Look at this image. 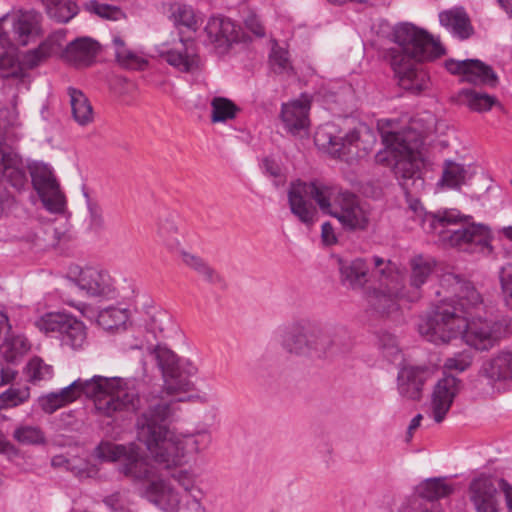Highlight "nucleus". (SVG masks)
Returning <instances> with one entry per match:
<instances>
[{"instance_id": "39", "label": "nucleus", "mask_w": 512, "mask_h": 512, "mask_svg": "<svg viewBox=\"0 0 512 512\" xmlns=\"http://www.w3.org/2000/svg\"><path fill=\"white\" fill-rule=\"evenodd\" d=\"M211 121L213 123L226 122L236 117L239 107L225 97H214L211 100Z\"/></svg>"}, {"instance_id": "59", "label": "nucleus", "mask_w": 512, "mask_h": 512, "mask_svg": "<svg viewBox=\"0 0 512 512\" xmlns=\"http://www.w3.org/2000/svg\"><path fill=\"white\" fill-rule=\"evenodd\" d=\"M263 168L265 173L270 177L274 178V184L279 187L285 183V177L282 174L280 165L273 159H263Z\"/></svg>"}, {"instance_id": "47", "label": "nucleus", "mask_w": 512, "mask_h": 512, "mask_svg": "<svg viewBox=\"0 0 512 512\" xmlns=\"http://www.w3.org/2000/svg\"><path fill=\"white\" fill-rule=\"evenodd\" d=\"M169 18L176 26L194 28L196 19L192 8L186 4L172 3L169 6Z\"/></svg>"}, {"instance_id": "32", "label": "nucleus", "mask_w": 512, "mask_h": 512, "mask_svg": "<svg viewBox=\"0 0 512 512\" xmlns=\"http://www.w3.org/2000/svg\"><path fill=\"white\" fill-rule=\"evenodd\" d=\"M71 112L74 121L80 126H87L94 120L92 105L86 95L79 89L68 87Z\"/></svg>"}, {"instance_id": "17", "label": "nucleus", "mask_w": 512, "mask_h": 512, "mask_svg": "<svg viewBox=\"0 0 512 512\" xmlns=\"http://www.w3.org/2000/svg\"><path fill=\"white\" fill-rule=\"evenodd\" d=\"M445 67L450 73L461 75L463 82L489 86H495L497 83V75L493 69L477 59L462 61L449 59L446 60Z\"/></svg>"}, {"instance_id": "16", "label": "nucleus", "mask_w": 512, "mask_h": 512, "mask_svg": "<svg viewBox=\"0 0 512 512\" xmlns=\"http://www.w3.org/2000/svg\"><path fill=\"white\" fill-rule=\"evenodd\" d=\"M460 390L461 381L453 375H445L437 382L430 403V415L436 423L445 419Z\"/></svg>"}, {"instance_id": "22", "label": "nucleus", "mask_w": 512, "mask_h": 512, "mask_svg": "<svg viewBox=\"0 0 512 512\" xmlns=\"http://www.w3.org/2000/svg\"><path fill=\"white\" fill-rule=\"evenodd\" d=\"M433 371L426 366H404L398 372V391L402 397L419 400L424 383L432 376Z\"/></svg>"}, {"instance_id": "33", "label": "nucleus", "mask_w": 512, "mask_h": 512, "mask_svg": "<svg viewBox=\"0 0 512 512\" xmlns=\"http://www.w3.org/2000/svg\"><path fill=\"white\" fill-rule=\"evenodd\" d=\"M454 490V485L449 483L445 477L429 478L417 486L414 497H421L436 503V500L451 495Z\"/></svg>"}, {"instance_id": "58", "label": "nucleus", "mask_w": 512, "mask_h": 512, "mask_svg": "<svg viewBox=\"0 0 512 512\" xmlns=\"http://www.w3.org/2000/svg\"><path fill=\"white\" fill-rule=\"evenodd\" d=\"M500 281L505 303L512 308V265L502 268Z\"/></svg>"}, {"instance_id": "35", "label": "nucleus", "mask_w": 512, "mask_h": 512, "mask_svg": "<svg viewBox=\"0 0 512 512\" xmlns=\"http://www.w3.org/2000/svg\"><path fill=\"white\" fill-rule=\"evenodd\" d=\"M61 342L63 346L74 351L83 350L88 344L87 327L81 320L73 316L61 335Z\"/></svg>"}, {"instance_id": "42", "label": "nucleus", "mask_w": 512, "mask_h": 512, "mask_svg": "<svg viewBox=\"0 0 512 512\" xmlns=\"http://www.w3.org/2000/svg\"><path fill=\"white\" fill-rule=\"evenodd\" d=\"M128 320L126 309L118 307H108L101 310L97 317L98 324L105 330L118 329Z\"/></svg>"}, {"instance_id": "36", "label": "nucleus", "mask_w": 512, "mask_h": 512, "mask_svg": "<svg viewBox=\"0 0 512 512\" xmlns=\"http://www.w3.org/2000/svg\"><path fill=\"white\" fill-rule=\"evenodd\" d=\"M72 318L70 314L49 312L38 318L35 326L45 334L58 333L61 336Z\"/></svg>"}, {"instance_id": "40", "label": "nucleus", "mask_w": 512, "mask_h": 512, "mask_svg": "<svg viewBox=\"0 0 512 512\" xmlns=\"http://www.w3.org/2000/svg\"><path fill=\"white\" fill-rule=\"evenodd\" d=\"M175 468L170 469L172 470L170 477L190 495L191 500L188 502V505L190 508H193V495L200 497V501L203 497L202 490L196 485L197 476L190 470Z\"/></svg>"}, {"instance_id": "41", "label": "nucleus", "mask_w": 512, "mask_h": 512, "mask_svg": "<svg viewBox=\"0 0 512 512\" xmlns=\"http://www.w3.org/2000/svg\"><path fill=\"white\" fill-rule=\"evenodd\" d=\"M461 100L473 111H488L496 103V98L486 93H480L471 89H463L460 92Z\"/></svg>"}, {"instance_id": "2", "label": "nucleus", "mask_w": 512, "mask_h": 512, "mask_svg": "<svg viewBox=\"0 0 512 512\" xmlns=\"http://www.w3.org/2000/svg\"><path fill=\"white\" fill-rule=\"evenodd\" d=\"M182 398H154L137 417V439L142 442L154 461L163 469L178 467L186 455L199 454L211 443L208 430L177 434L168 423L174 418Z\"/></svg>"}, {"instance_id": "23", "label": "nucleus", "mask_w": 512, "mask_h": 512, "mask_svg": "<svg viewBox=\"0 0 512 512\" xmlns=\"http://www.w3.org/2000/svg\"><path fill=\"white\" fill-rule=\"evenodd\" d=\"M160 56L169 65L183 73H193L200 65V58L192 41H181L175 47L162 51Z\"/></svg>"}, {"instance_id": "63", "label": "nucleus", "mask_w": 512, "mask_h": 512, "mask_svg": "<svg viewBox=\"0 0 512 512\" xmlns=\"http://www.w3.org/2000/svg\"><path fill=\"white\" fill-rule=\"evenodd\" d=\"M16 376V371L10 367L2 368L1 370V384H7L12 381Z\"/></svg>"}, {"instance_id": "48", "label": "nucleus", "mask_w": 512, "mask_h": 512, "mask_svg": "<svg viewBox=\"0 0 512 512\" xmlns=\"http://www.w3.org/2000/svg\"><path fill=\"white\" fill-rule=\"evenodd\" d=\"M13 438L22 445H37L45 442L43 431L36 426L22 425L15 429Z\"/></svg>"}, {"instance_id": "52", "label": "nucleus", "mask_w": 512, "mask_h": 512, "mask_svg": "<svg viewBox=\"0 0 512 512\" xmlns=\"http://www.w3.org/2000/svg\"><path fill=\"white\" fill-rule=\"evenodd\" d=\"M377 345L389 361H394L400 355L397 339L389 332H382L378 335Z\"/></svg>"}, {"instance_id": "18", "label": "nucleus", "mask_w": 512, "mask_h": 512, "mask_svg": "<svg viewBox=\"0 0 512 512\" xmlns=\"http://www.w3.org/2000/svg\"><path fill=\"white\" fill-rule=\"evenodd\" d=\"M410 275L408 285L402 277V288L405 300L409 302L418 301L422 296V286L427 282L436 267V261L432 257L417 255L410 262Z\"/></svg>"}, {"instance_id": "8", "label": "nucleus", "mask_w": 512, "mask_h": 512, "mask_svg": "<svg viewBox=\"0 0 512 512\" xmlns=\"http://www.w3.org/2000/svg\"><path fill=\"white\" fill-rule=\"evenodd\" d=\"M375 273L379 275V288L367 294L369 305L382 315H389L399 309V300H405L402 288V274L391 261L374 256Z\"/></svg>"}, {"instance_id": "50", "label": "nucleus", "mask_w": 512, "mask_h": 512, "mask_svg": "<svg viewBox=\"0 0 512 512\" xmlns=\"http://www.w3.org/2000/svg\"><path fill=\"white\" fill-rule=\"evenodd\" d=\"M51 465L53 467H63L78 477H84L88 475L86 470V463L81 458L74 457L69 459L64 455H55L51 459Z\"/></svg>"}, {"instance_id": "4", "label": "nucleus", "mask_w": 512, "mask_h": 512, "mask_svg": "<svg viewBox=\"0 0 512 512\" xmlns=\"http://www.w3.org/2000/svg\"><path fill=\"white\" fill-rule=\"evenodd\" d=\"M82 395L92 399L97 413L106 417L135 411L140 403L138 393L125 379L94 375L89 379L78 378L60 391L40 397L39 405L52 414Z\"/></svg>"}, {"instance_id": "30", "label": "nucleus", "mask_w": 512, "mask_h": 512, "mask_svg": "<svg viewBox=\"0 0 512 512\" xmlns=\"http://www.w3.org/2000/svg\"><path fill=\"white\" fill-rule=\"evenodd\" d=\"M481 373L492 381L512 379V351L497 353L482 365Z\"/></svg>"}, {"instance_id": "38", "label": "nucleus", "mask_w": 512, "mask_h": 512, "mask_svg": "<svg viewBox=\"0 0 512 512\" xmlns=\"http://www.w3.org/2000/svg\"><path fill=\"white\" fill-rule=\"evenodd\" d=\"M46 7V12L51 19L60 23H66L73 18L78 7L72 1L67 0H42Z\"/></svg>"}, {"instance_id": "26", "label": "nucleus", "mask_w": 512, "mask_h": 512, "mask_svg": "<svg viewBox=\"0 0 512 512\" xmlns=\"http://www.w3.org/2000/svg\"><path fill=\"white\" fill-rule=\"evenodd\" d=\"M338 265L340 281L344 286L352 290H361L364 288L369 280L370 268L366 259H339Z\"/></svg>"}, {"instance_id": "44", "label": "nucleus", "mask_w": 512, "mask_h": 512, "mask_svg": "<svg viewBox=\"0 0 512 512\" xmlns=\"http://www.w3.org/2000/svg\"><path fill=\"white\" fill-rule=\"evenodd\" d=\"M30 349V344L26 338L21 336L6 340L0 346V352L8 363L16 362L22 355Z\"/></svg>"}, {"instance_id": "60", "label": "nucleus", "mask_w": 512, "mask_h": 512, "mask_svg": "<svg viewBox=\"0 0 512 512\" xmlns=\"http://www.w3.org/2000/svg\"><path fill=\"white\" fill-rule=\"evenodd\" d=\"M246 28L255 34L257 37H263L265 35V29L258 19V17L254 14H251L245 19Z\"/></svg>"}, {"instance_id": "24", "label": "nucleus", "mask_w": 512, "mask_h": 512, "mask_svg": "<svg viewBox=\"0 0 512 512\" xmlns=\"http://www.w3.org/2000/svg\"><path fill=\"white\" fill-rule=\"evenodd\" d=\"M310 101L307 98L293 100L282 105L281 120L285 129L292 135H298L309 126Z\"/></svg>"}, {"instance_id": "19", "label": "nucleus", "mask_w": 512, "mask_h": 512, "mask_svg": "<svg viewBox=\"0 0 512 512\" xmlns=\"http://www.w3.org/2000/svg\"><path fill=\"white\" fill-rule=\"evenodd\" d=\"M144 497L163 512H179L182 503L180 492L171 483L160 478L146 485Z\"/></svg>"}, {"instance_id": "46", "label": "nucleus", "mask_w": 512, "mask_h": 512, "mask_svg": "<svg viewBox=\"0 0 512 512\" xmlns=\"http://www.w3.org/2000/svg\"><path fill=\"white\" fill-rule=\"evenodd\" d=\"M157 237L158 241L170 251H176L180 246L178 228L168 219L159 222Z\"/></svg>"}, {"instance_id": "1", "label": "nucleus", "mask_w": 512, "mask_h": 512, "mask_svg": "<svg viewBox=\"0 0 512 512\" xmlns=\"http://www.w3.org/2000/svg\"><path fill=\"white\" fill-rule=\"evenodd\" d=\"M439 282L445 295L418 327L427 341L446 344L462 336L469 346L486 351L506 335L507 325L498 316L487 312L484 317L480 315L483 299L470 281L447 270Z\"/></svg>"}, {"instance_id": "56", "label": "nucleus", "mask_w": 512, "mask_h": 512, "mask_svg": "<svg viewBox=\"0 0 512 512\" xmlns=\"http://www.w3.org/2000/svg\"><path fill=\"white\" fill-rule=\"evenodd\" d=\"M270 65L275 73H283L290 69L288 53L282 48H273L270 54Z\"/></svg>"}, {"instance_id": "55", "label": "nucleus", "mask_w": 512, "mask_h": 512, "mask_svg": "<svg viewBox=\"0 0 512 512\" xmlns=\"http://www.w3.org/2000/svg\"><path fill=\"white\" fill-rule=\"evenodd\" d=\"M472 354L469 351H463L453 357L446 359L444 367L448 370L457 372L465 371L472 363Z\"/></svg>"}, {"instance_id": "49", "label": "nucleus", "mask_w": 512, "mask_h": 512, "mask_svg": "<svg viewBox=\"0 0 512 512\" xmlns=\"http://www.w3.org/2000/svg\"><path fill=\"white\" fill-rule=\"evenodd\" d=\"M128 450L123 445H117L111 442H101L95 448V455L102 461H118L121 463L125 455L128 454Z\"/></svg>"}, {"instance_id": "15", "label": "nucleus", "mask_w": 512, "mask_h": 512, "mask_svg": "<svg viewBox=\"0 0 512 512\" xmlns=\"http://www.w3.org/2000/svg\"><path fill=\"white\" fill-rule=\"evenodd\" d=\"M205 32L210 43L221 53L227 51L233 43L245 41L241 27L226 17H211L206 24Z\"/></svg>"}, {"instance_id": "11", "label": "nucleus", "mask_w": 512, "mask_h": 512, "mask_svg": "<svg viewBox=\"0 0 512 512\" xmlns=\"http://www.w3.org/2000/svg\"><path fill=\"white\" fill-rule=\"evenodd\" d=\"M30 174L44 207L52 213L63 212L66 199L51 168L45 164H35L30 168Z\"/></svg>"}, {"instance_id": "53", "label": "nucleus", "mask_w": 512, "mask_h": 512, "mask_svg": "<svg viewBox=\"0 0 512 512\" xmlns=\"http://www.w3.org/2000/svg\"><path fill=\"white\" fill-rule=\"evenodd\" d=\"M29 397V389L10 388L0 395V407H14L23 403Z\"/></svg>"}, {"instance_id": "54", "label": "nucleus", "mask_w": 512, "mask_h": 512, "mask_svg": "<svg viewBox=\"0 0 512 512\" xmlns=\"http://www.w3.org/2000/svg\"><path fill=\"white\" fill-rule=\"evenodd\" d=\"M400 512H440L437 503L421 497H412L401 508Z\"/></svg>"}, {"instance_id": "62", "label": "nucleus", "mask_w": 512, "mask_h": 512, "mask_svg": "<svg viewBox=\"0 0 512 512\" xmlns=\"http://www.w3.org/2000/svg\"><path fill=\"white\" fill-rule=\"evenodd\" d=\"M502 489L505 494L507 507L510 512H512V487L504 480H501Z\"/></svg>"}, {"instance_id": "34", "label": "nucleus", "mask_w": 512, "mask_h": 512, "mask_svg": "<svg viewBox=\"0 0 512 512\" xmlns=\"http://www.w3.org/2000/svg\"><path fill=\"white\" fill-rule=\"evenodd\" d=\"M110 48L113 50L116 61L123 67L133 70H143L148 62L127 48L120 36H114Z\"/></svg>"}, {"instance_id": "14", "label": "nucleus", "mask_w": 512, "mask_h": 512, "mask_svg": "<svg viewBox=\"0 0 512 512\" xmlns=\"http://www.w3.org/2000/svg\"><path fill=\"white\" fill-rule=\"evenodd\" d=\"M69 279L87 296H108L113 292V282L110 275L106 271L95 267H70Z\"/></svg>"}, {"instance_id": "25", "label": "nucleus", "mask_w": 512, "mask_h": 512, "mask_svg": "<svg viewBox=\"0 0 512 512\" xmlns=\"http://www.w3.org/2000/svg\"><path fill=\"white\" fill-rule=\"evenodd\" d=\"M6 180L16 189L26 184V174L20 166V161L12 148L6 143H0V184Z\"/></svg>"}, {"instance_id": "21", "label": "nucleus", "mask_w": 512, "mask_h": 512, "mask_svg": "<svg viewBox=\"0 0 512 512\" xmlns=\"http://www.w3.org/2000/svg\"><path fill=\"white\" fill-rule=\"evenodd\" d=\"M468 495L477 512H498V491L492 478L481 475L473 479Z\"/></svg>"}, {"instance_id": "37", "label": "nucleus", "mask_w": 512, "mask_h": 512, "mask_svg": "<svg viewBox=\"0 0 512 512\" xmlns=\"http://www.w3.org/2000/svg\"><path fill=\"white\" fill-rule=\"evenodd\" d=\"M183 263L197 272L205 281L211 284H218L222 281L221 276L200 256L181 251Z\"/></svg>"}, {"instance_id": "12", "label": "nucleus", "mask_w": 512, "mask_h": 512, "mask_svg": "<svg viewBox=\"0 0 512 512\" xmlns=\"http://www.w3.org/2000/svg\"><path fill=\"white\" fill-rule=\"evenodd\" d=\"M41 19V14L33 9L16 10L1 18L0 26L9 27L7 31L14 44L25 46L40 34Z\"/></svg>"}, {"instance_id": "51", "label": "nucleus", "mask_w": 512, "mask_h": 512, "mask_svg": "<svg viewBox=\"0 0 512 512\" xmlns=\"http://www.w3.org/2000/svg\"><path fill=\"white\" fill-rule=\"evenodd\" d=\"M53 51V45L49 41L42 42L36 49L28 51L23 57L21 66L30 69L38 66L40 62L46 59Z\"/></svg>"}, {"instance_id": "31", "label": "nucleus", "mask_w": 512, "mask_h": 512, "mask_svg": "<svg viewBox=\"0 0 512 512\" xmlns=\"http://www.w3.org/2000/svg\"><path fill=\"white\" fill-rule=\"evenodd\" d=\"M442 26L460 39H467L473 32L469 17L463 8H454L439 14Z\"/></svg>"}, {"instance_id": "28", "label": "nucleus", "mask_w": 512, "mask_h": 512, "mask_svg": "<svg viewBox=\"0 0 512 512\" xmlns=\"http://www.w3.org/2000/svg\"><path fill=\"white\" fill-rule=\"evenodd\" d=\"M120 471L135 482L146 481L148 484L150 481L156 480L154 467L134 450H129L125 455L120 465Z\"/></svg>"}, {"instance_id": "27", "label": "nucleus", "mask_w": 512, "mask_h": 512, "mask_svg": "<svg viewBox=\"0 0 512 512\" xmlns=\"http://www.w3.org/2000/svg\"><path fill=\"white\" fill-rule=\"evenodd\" d=\"M99 45L90 38H78L68 44L64 58L77 67L89 66L95 59Z\"/></svg>"}, {"instance_id": "9", "label": "nucleus", "mask_w": 512, "mask_h": 512, "mask_svg": "<svg viewBox=\"0 0 512 512\" xmlns=\"http://www.w3.org/2000/svg\"><path fill=\"white\" fill-rule=\"evenodd\" d=\"M154 354L162 372L163 392L166 395L173 396L193 389L191 377L198 372L196 365L189 361L180 363L173 351L159 345L154 349Z\"/></svg>"}, {"instance_id": "43", "label": "nucleus", "mask_w": 512, "mask_h": 512, "mask_svg": "<svg viewBox=\"0 0 512 512\" xmlns=\"http://www.w3.org/2000/svg\"><path fill=\"white\" fill-rule=\"evenodd\" d=\"M467 178V170L461 164L447 161L443 170L441 184L448 188L457 189L465 184Z\"/></svg>"}, {"instance_id": "13", "label": "nucleus", "mask_w": 512, "mask_h": 512, "mask_svg": "<svg viewBox=\"0 0 512 512\" xmlns=\"http://www.w3.org/2000/svg\"><path fill=\"white\" fill-rule=\"evenodd\" d=\"M375 143L372 130L360 124L345 135L329 136L328 151L334 157L360 156V151L367 152Z\"/></svg>"}, {"instance_id": "45", "label": "nucleus", "mask_w": 512, "mask_h": 512, "mask_svg": "<svg viewBox=\"0 0 512 512\" xmlns=\"http://www.w3.org/2000/svg\"><path fill=\"white\" fill-rule=\"evenodd\" d=\"M25 375L27 380L31 383L49 380L53 375V367L45 363L42 358L35 356L27 363Z\"/></svg>"}, {"instance_id": "61", "label": "nucleus", "mask_w": 512, "mask_h": 512, "mask_svg": "<svg viewBox=\"0 0 512 512\" xmlns=\"http://www.w3.org/2000/svg\"><path fill=\"white\" fill-rule=\"evenodd\" d=\"M321 238L325 245L330 246L337 243V236L334 227L330 222H324L321 227Z\"/></svg>"}, {"instance_id": "6", "label": "nucleus", "mask_w": 512, "mask_h": 512, "mask_svg": "<svg viewBox=\"0 0 512 512\" xmlns=\"http://www.w3.org/2000/svg\"><path fill=\"white\" fill-rule=\"evenodd\" d=\"M281 347L291 355L312 360H332L348 353L352 340L341 326L299 319L281 333Z\"/></svg>"}, {"instance_id": "10", "label": "nucleus", "mask_w": 512, "mask_h": 512, "mask_svg": "<svg viewBox=\"0 0 512 512\" xmlns=\"http://www.w3.org/2000/svg\"><path fill=\"white\" fill-rule=\"evenodd\" d=\"M470 219V216L462 215L458 210H445L443 213L427 215L423 221V228L427 232L438 233L443 242L464 251V221Z\"/></svg>"}, {"instance_id": "64", "label": "nucleus", "mask_w": 512, "mask_h": 512, "mask_svg": "<svg viewBox=\"0 0 512 512\" xmlns=\"http://www.w3.org/2000/svg\"><path fill=\"white\" fill-rule=\"evenodd\" d=\"M422 415L421 414H417L410 422L409 426H408V430H407V434H408V440L412 437V434L414 432V430H416L419 426H420V423H421V420H422Z\"/></svg>"}, {"instance_id": "29", "label": "nucleus", "mask_w": 512, "mask_h": 512, "mask_svg": "<svg viewBox=\"0 0 512 512\" xmlns=\"http://www.w3.org/2000/svg\"><path fill=\"white\" fill-rule=\"evenodd\" d=\"M465 222V248L464 251L475 253H490V229L483 224L472 223L469 220Z\"/></svg>"}, {"instance_id": "57", "label": "nucleus", "mask_w": 512, "mask_h": 512, "mask_svg": "<svg viewBox=\"0 0 512 512\" xmlns=\"http://www.w3.org/2000/svg\"><path fill=\"white\" fill-rule=\"evenodd\" d=\"M87 207L89 212V226L93 230H101L104 228V217L101 206L90 199L87 200Z\"/></svg>"}, {"instance_id": "20", "label": "nucleus", "mask_w": 512, "mask_h": 512, "mask_svg": "<svg viewBox=\"0 0 512 512\" xmlns=\"http://www.w3.org/2000/svg\"><path fill=\"white\" fill-rule=\"evenodd\" d=\"M15 45L7 29L0 26V77L25 85L28 74L17 60Z\"/></svg>"}, {"instance_id": "7", "label": "nucleus", "mask_w": 512, "mask_h": 512, "mask_svg": "<svg viewBox=\"0 0 512 512\" xmlns=\"http://www.w3.org/2000/svg\"><path fill=\"white\" fill-rule=\"evenodd\" d=\"M431 132L430 128L418 129L417 121L413 120L409 127L401 131H383L382 141L386 147L384 152L376 155V161H387L405 192L412 193L423 186L420 177L418 152L424 138Z\"/></svg>"}, {"instance_id": "3", "label": "nucleus", "mask_w": 512, "mask_h": 512, "mask_svg": "<svg viewBox=\"0 0 512 512\" xmlns=\"http://www.w3.org/2000/svg\"><path fill=\"white\" fill-rule=\"evenodd\" d=\"M311 200L322 213L337 219L345 232H364L371 225L372 210L356 194L335 185L296 180L288 189V203L291 213L307 227L318 219Z\"/></svg>"}, {"instance_id": "5", "label": "nucleus", "mask_w": 512, "mask_h": 512, "mask_svg": "<svg viewBox=\"0 0 512 512\" xmlns=\"http://www.w3.org/2000/svg\"><path fill=\"white\" fill-rule=\"evenodd\" d=\"M392 39L397 47L389 50V57L400 87L414 94L421 93L429 86V76L413 60H435L445 54V48L433 35L411 23L396 25Z\"/></svg>"}]
</instances>
